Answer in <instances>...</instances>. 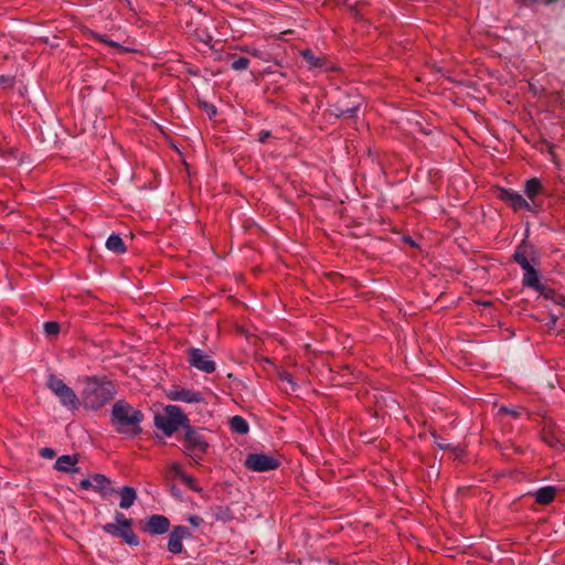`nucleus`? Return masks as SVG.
<instances>
[{
  "instance_id": "f257e3e1",
  "label": "nucleus",
  "mask_w": 565,
  "mask_h": 565,
  "mask_svg": "<svg viewBox=\"0 0 565 565\" xmlns=\"http://www.w3.org/2000/svg\"><path fill=\"white\" fill-rule=\"evenodd\" d=\"M116 395L115 384L105 379L87 377L82 393L85 408L97 411L110 402Z\"/></svg>"
},
{
  "instance_id": "f03ea898",
  "label": "nucleus",
  "mask_w": 565,
  "mask_h": 565,
  "mask_svg": "<svg viewBox=\"0 0 565 565\" xmlns=\"http://www.w3.org/2000/svg\"><path fill=\"white\" fill-rule=\"evenodd\" d=\"M143 419L142 412L135 409L125 401H118L113 405L111 423L119 434L130 437L141 433L140 423Z\"/></svg>"
},
{
  "instance_id": "7ed1b4c3",
  "label": "nucleus",
  "mask_w": 565,
  "mask_h": 565,
  "mask_svg": "<svg viewBox=\"0 0 565 565\" xmlns=\"http://www.w3.org/2000/svg\"><path fill=\"white\" fill-rule=\"evenodd\" d=\"M189 418L183 414L182 409L175 405H168L164 414L154 416V425L161 429L167 436H171L179 427L188 426Z\"/></svg>"
},
{
  "instance_id": "20e7f679",
  "label": "nucleus",
  "mask_w": 565,
  "mask_h": 565,
  "mask_svg": "<svg viewBox=\"0 0 565 565\" xmlns=\"http://www.w3.org/2000/svg\"><path fill=\"white\" fill-rule=\"evenodd\" d=\"M47 386L60 398L63 406L70 409H77L79 407L81 403L77 395L63 380L55 375H50Z\"/></svg>"
},
{
  "instance_id": "39448f33",
  "label": "nucleus",
  "mask_w": 565,
  "mask_h": 565,
  "mask_svg": "<svg viewBox=\"0 0 565 565\" xmlns=\"http://www.w3.org/2000/svg\"><path fill=\"white\" fill-rule=\"evenodd\" d=\"M185 428L184 447L190 456L201 457L207 450V443L200 430L190 426V422Z\"/></svg>"
},
{
  "instance_id": "423d86ee",
  "label": "nucleus",
  "mask_w": 565,
  "mask_h": 565,
  "mask_svg": "<svg viewBox=\"0 0 565 565\" xmlns=\"http://www.w3.org/2000/svg\"><path fill=\"white\" fill-rule=\"evenodd\" d=\"M245 466L252 471L263 472L277 469L279 460L265 454H249L245 459Z\"/></svg>"
},
{
  "instance_id": "0eeeda50",
  "label": "nucleus",
  "mask_w": 565,
  "mask_h": 565,
  "mask_svg": "<svg viewBox=\"0 0 565 565\" xmlns=\"http://www.w3.org/2000/svg\"><path fill=\"white\" fill-rule=\"evenodd\" d=\"M188 362L192 367L207 374L213 373L216 369L215 362L211 360L210 355L198 348L188 350Z\"/></svg>"
},
{
  "instance_id": "6e6552de",
  "label": "nucleus",
  "mask_w": 565,
  "mask_h": 565,
  "mask_svg": "<svg viewBox=\"0 0 565 565\" xmlns=\"http://www.w3.org/2000/svg\"><path fill=\"white\" fill-rule=\"evenodd\" d=\"M103 530L113 536L121 537L130 546H137L139 544L138 536L132 529H125L116 523H107L103 526Z\"/></svg>"
},
{
  "instance_id": "1a4fd4ad",
  "label": "nucleus",
  "mask_w": 565,
  "mask_h": 565,
  "mask_svg": "<svg viewBox=\"0 0 565 565\" xmlns=\"http://www.w3.org/2000/svg\"><path fill=\"white\" fill-rule=\"evenodd\" d=\"M191 535L190 530L184 525L175 526L169 534L168 550L172 554H180L183 551L182 540Z\"/></svg>"
},
{
  "instance_id": "9d476101",
  "label": "nucleus",
  "mask_w": 565,
  "mask_h": 565,
  "mask_svg": "<svg viewBox=\"0 0 565 565\" xmlns=\"http://www.w3.org/2000/svg\"><path fill=\"white\" fill-rule=\"evenodd\" d=\"M499 198L500 200L509 204L511 207H513L515 211H532L531 204L520 193L511 189H501Z\"/></svg>"
},
{
  "instance_id": "9b49d317",
  "label": "nucleus",
  "mask_w": 565,
  "mask_h": 565,
  "mask_svg": "<svg viewBox=\"0 0 565 565\" xmlns=\"http://www.w3.org/2000/svg\"><path fill=\"white\" fill-rule=\"evenodd\" d=\"M170 529V521L164 515H151L142 526V530L152 535L164 534Z\"/></svg>"
},
{
  "instance_id": "f8f14e48",
  "label": "nucleus",
  "mask_w": 565,
  "mask_h": 565,
  "mask_svg": "<svg viewBox=\"0 0 565 565\" xmlns=\"http://www.w3.org/2000/svg\"><path fill=\"white\" fill-rule=\"evenodd\" d=\"M533 247L523 242L516 247L513 254V259L522 269H527V267L532 266L530 259H533Z\"/></svg>"
},
{
  "instance_id": "ddd939ff",
  "label": "nucleus",
  "mask_w": 565,
  "mask_h": 565,
  "mask_svg": "<svg viewBox=\"0 0 565 565\" xmlns=\"http://www.w3.org/2000/svg\"><path fill=\"white\" fill-rule=\"evenodd\" d=\"M172 401H180L184 403H201L204 401L202 393L193 390H175L169 395Z\"/></svg>"
},
{
  "instance_id": "4468645a",
  "label": "nucleus",
  "mask_w": 565,
  "mask_h": 565,
  "mask_svg": "<svg viewBox=\"0 0 565 565\" xmlns=\"http://www.w3.org/2000/svg\"><path fill=\"white\" fill-rule=\"evenodd\" d=\"M92 482V489L100 493L103 498H108L115 492V490L110 488V480L104 475H93Z\"/></svg>"
},
{
  "instance_id": "2eb2a0df",
  "label": "nucleus",
  "mask_w": 565,
  "mask_h": 565,
  "mask_svg": "<svg viewBox=\"0 0 565 565\" xmlns=\"http://www.w3.org/2000/svg\"><path fill=\"white\" fill-rule=\"evenodd\" d=\"M347 99H349V96H345L343 99H339L337 102V105H335L337 116H339V117H341V116L351 117L359 109V107H360L359 99H355L352 103L351 102L347 103Z\"/></svg>"
},
{
  "instance_id": "dca6fc26",
  "label": "nucleus",
  "mask_w": 565,
  "mask_h": 565,
  "mask_svg": "<svg viewBox=\"0 0 565 565\" xmlns=\"http://www.w3.org/2000/svg\"><path fill=\"white\" fill-rule=\"evenodd\" d=\"M78 462V458L76 455H63L57 458L55 461V469L63 472H73L77 471L75 468L76 463Z\"/></svg>"
},
{
  "instance_id": "f3484780",
  "label": "nucleus",
  "mask_w": 565,
  "mask_h": 565,
  "mask_svg": "<svg viewBox=\"0 0 565 565\" xmlns=\"http://www.w3.org/2000/svg\"><path fill=\"white\" fill-rule=\"evenodd\" d=\"M523 279L522 282L524 286L533 288L537 291H543L544 287L540 284L539 274L533 266L527 267V269H523Z\"/></svg>"
},
{
  "instance_id": "a211bd4d",
  "label": "nucleus",
  "mask_w": 565,
  "mask_h": 565,
  "mask_svg": "<svg viewBox=\"0 0 565 565\" xmlns=\"http://www.w3.org/2000/svg\"><path fill=\"white\" fill-rule=\"evenodd\" d=\"M121 509H129L137 500V492L132 487L125 486L119 491Z\"/></svg>"
},
{
  "instance_id": "6ab92c4d",
  "label": "nucleus",
  "mask_w": 565,
  "mask_h": 565,
  "mask_svg": "<svg viewBox=\"0 0 565 565\" xmlns=\"http://www.w3.org/2000/svg\"><path fill=\"white\" fill-rule=\"evenodd\" d=\"M556 489L552 486L543 487L535 492V501L539 504L547 505L554 501Z\"/></svg>"
},
{
  "instance_id": "aec40b11",
  "label": "nucleus",
  "mask_w": 565,
  "mask_h": 565,
  "mask_svg": "<svg viewBox=\"0 0 565 565\" xmlns=\"http://www.w3.org/2000/svg\"><path fill=\"white\" fill-rule=\"evenodd\" d=\"M106 247L116 254H124L127 249L122 238L118 234H111L107 238Z\"/></svg>"
},
{
  "instance_id": "412c9836",
  "label": "nucleus",
  "mask_w": 565,
  "mask_h": 565,
  "mask_svg": "<svg viewBox=\"0 0 565 565\" xmlns=\"http://www.w3.org/2000/svg\"><path fill=\"white\" fill-rule=\"evenodd\" d=\"M542 183L537 178H532L525 182L524 192L526 196L534 202L535 196L541 192Z\"/></svg>"
},
{
  "instance_id": "4be33fe9",
  "label": "nucleus",
  "mask_w": 565,
  "mask_h": 565,
  "mask_svg": "<svg viewBox=\"0 0 565 565\" xmlns=\"http://www.w3.org/2000/svg\"><path fill=\"white\" fill-rule=\"evenodd\" d=\"M230 427L233 431L238 434H246L248 431V424L241 416L232 417L230 420Z\"/></svg>"
},
{
  "instance_id": "5701e85b",
  "label": "nucleus",
  "mask_w": 565,
  "mask_h": 565,
  "mask_svg": "<svg viewBox=\"0 0 565 565\" xmlns=\"http://www.w3.org/2000/svg\"><path fill=\"white\" fill-rule=\"evenodd\" d=\"M301 56L307 62L310 68L322 67L324 65V61L320 57L315 56V54L308 49L301 51Z\"/></svg>"
},
{
  "instance_id": "b1692460",
  "label": "nucleus",
  "mask_w": 565,
  "mask_h": 565,
  "mask_svg": "<svg viewBox=\"0 0 565 565\" xmlns=\"http://www.w3.org/2000/svg\"><path fill=\"white\" fill-rule=\"evenodd\" d=\"M227 58L232 60L231 68L234 71H245L249 66V60L244 56L235 57V54H228Z\"/></svg>"
},
{
  "instance_id": "393cba45",
  "label": "nucleus",
  "mask_w": 565,
  "mask_h": 565,
  "mask_svg": "<svg viewBox=\"0 0 565 565\" xmlns=\"http://www.w3.org/2000/svg\"><path fill=\"white\" fill-rule=\"evenodd\" d=\"M92 38L95 39L96 41L98 42H102V43H105L111 47H116L120 51H126L119 43L115 42V41H111V40H108L105 35H100L96 32H92Z\"/></svg>"
},
{
  "instance_id": "a878e982",
  "label": "nucleus",
  "mask_w": 565,
  "mask_h": 565,
  "mask_svg": "<svg viewBox=\"0 0 565 565\" xmlns=\"http://www.w3.org/2000/svg\"><path fill=\"white\" fill-rule=\"evenodd\" d=\"M44 332L47 337H56L60 333V324L54 321L45 322Z\"/></svg>"
},
{
  "instance_id": "bb28decb",
  "label": "nucleus",
  "mask_w": 565,
  "mask_h": 565,
  "mask_svg": "<svg viewBox=\"0 0 565 565\" xmlns=\"http://www.w3.org/2000/svg\"><path fill=\"white\" fill-rule=\"evenodd\" d=\"M116 524L124 526L125 529L132 527V520L126 518L122 513L116 512L115 514Z\"/></svg>"
},
{
  "instance_id": "cd10ccee",
  "label": "nucleus",
  "mask_w": 565,
  "mask_h": 565,
  "mask_svg": "<svg viewBox=\"0 0 565 565\" xmlns=\"http://www.w3.org/2000/svg\"><path fill=\"white\" fill-rule=\"evenodd\" d=\"M279 379L280 381L289 384L291 386V390L295 391L296 388V383L294 382L292 380V375L288 372H281L279 373Z\"/></svg>"
},
{
  "instance_id": "c85d7f7f",
  "label": "nucleus",
  "mask_w": 565,
  "mask_h": 565,
  "mask_svg": "<svg viewBox=\"0 0 565 565\" xmlns=\"http://www.w3.org/2000/svg\"><path fill=\"white\" fill-rule=\"evenodd\" d=\"M182 479V481L188 486L190 487L191 489L193 490H196L195 487H194V483H195V479L191 476H186V475H181L180 477Z\"/></svg>"
},
{
  "instance_id": "c756f323",
  "label": "nucleus",
  "mask_w": 565,
  "mask_h": 565,
  "mask_svg": "<svg viewBox=\"0 0 565 565\" xmlns=\"http://www.w3.org/2000/svg\"><path fill=\"white\" fill-rule=\"evenodd\" d=\"M40 455L43 458L52 459L55 456V451L52 448L44 447L40 450Z\"/></svg>"
},
{
  "instance_id": "7c9ffc66",
  "label": "nucleus",
  "mask_w": 565,
  "mask_h": 565,
  "mask_svg": "<svg viewBox=\"0 0 565 565\" xmlns=\"http://www.w3.org/2000/svg\"><path fill=\"white\" fill-rule=\"evenodd\" d=\"M270 131L269 130H262L259 134H258V141L264 143L269 137H270Z\"/></svg>"
},
{
  "instance_id": "2f4dec72",
  "label": "nucleus",
  "mask_w": 565,
  "mask_h": 565,
  "mask_svg": "<svg viewBox=\"0 0 565 565\" xmlns=\"http://www.w3.org/2000/svg\"><path fill=\"white\" fill-rule=\"evenodd\" d=\"M92 477L90 478H87V479H83L81 482H79V487L83 489V490H88L92 488Z\"/></svg>"
},
{
  "instance_id": "473e14b6",
  "label": "nucleus",
  "mask_w": 565,
  "mask_h": 565,
  "mask_svg": "<svg viewBox=\"0 0 565 565\" xmlns=\"http://www.w3.org/2000/svg\"><path fill=\"white\" fill-rule=\"evenodd\" d=\"M171 470L179 477H181V475H183L182 470H181V467L178 465V463H173L171 466Z\"/></svg>"
},
{
  "instance_id": "72a5a7b5",
  "label": "nucleus",
  "mask_w": 565,
  "mask_h": 565,
  "mask_svg": "<svg viewBox=\"0 0 565 565\" xmlns=\"http://www.w3.org/2000/svg\"><path fill=\"white\" fill-rule=\"evenodd\" d=\"M212 39L213 38L209 33H205L202 36H200V40L205 44H209L212 41Z\"/></svg>"
},
{
  "instance_id": "f704fd0d",
  "label": "nucleus",
  "mask_w": 565,
  "mask_h": 565,
  "mask_svg": "<svg viewBox=\"0 0 565 565\" xmlns=\"http://www.w3.org/2000/svg\"><path fill=\"white\" fill-rule=\"evenodd\" d=\"M500 411H501V412L509 413V414H511L512 416H516V415H518V412H515V411H509V409H507L505 407H502Z\"/></svg>"
},
{
  "instance_id": "c9c22d12",
  "label": "nucleus",
  "mask_w": 565,
  "mask_h": 565,
  "mask_svg": "<svg viewBox=\"0 0 565 565\" xmlns=\"http://www.w3.org/2000/svg\"><path fill=\"white\" fill-rule=\"evenodd\" d=\"M438 447L441 448V449H447L448 448V445L447 444H444V443H438L436 441Z\"/></svg>"
},
{
  "instance_id": "e433bc0d",
  "label": "nucleus",
  "mask_w": 565,
  "mask_h": 565,
  "mask_svg": "<svg viewBox=\"0 0 565 565\" xmlns=\"http://www.w3.org/2000/svg\"><path fill=\"white\" fill-rule=\"evenodd\" d=\"M190 521H191L194 525H198V524H199V522L196 521V518H194V516H192V518L190 519Z\"/></svg>"
},
{
  "instance_id": "4c0bfd02",
  "label": "nucleus",
  "mask_w": 565,
  "mask_h": 565,
  "mask_svg": "<svg viewBox=\"0 0 565 565\" xmlns=\"http://www.w3.org/2000/svg\"><path fill=\"white\" fill-rule=\"evenodd\" d=\"M250 53H252L253 55H255V56H258V53H257V51H256V50H255V51H253V52H250Z\"/></svg>"
}]
</instances>
